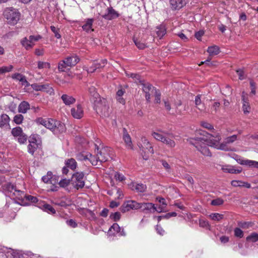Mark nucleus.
Segmentation results:
<instances>
[{
    "mask_svg": "<svg viewBox=\"0 0 258 258\" xmlns=\"http://www.w3.org/2000/svg\"><path fill=\"white\" fill-rule=\"evenodd\" d=\"M199 134L203 136L202 137H197L196 138H190L188 141L191 145H195V142H206L207 144L211 147H217L218 142L221 138L217 133L213 134H209L204 131H200Z\"/></svg>",
    "mask_w": 258,
    "mask_h": 258,
    "instance_id": "obj_1",
    "label": "nucleus"
},
{
    "mask_svg": "<svg viewBox=\"0 0 258 258\" xmlns=\"http://www.w3.org/2000/svg\"><path fill=\"white\" fill-rule=\"evenodd\" d=\"M94 109L97 114L104 117L108 116L110 109L108 102L106 99L103 98L95 100L94 102Z\"/></svg>",
    "mask_w": 258,
    "mask_h": 258,
    "instance_id": "obj_2",
    "label": "nucleus"
},
{
    "mask_svg": "<svg viewBox=\"0 0 258 258\" xmlns=\"http://www.w3.org/2000/svg\"><path fill=\"white\" fill-rule=\"evenodd\" d=\"M45 127L50 130L55 135L63 133L66 130L63 123L52 118H47V123Z\"/></svg>",
    "mask_w": 258,
    "mask_h": 258,
    "instance_id": "obj_3",
    "label": "nucleus"
},
{
    "mask_svg": "<svg viewBox=\"0 0 258 258\" xmlns=\"http://www.w3.org/2000/svg\"><path fill=\"white\" fill-rule=\"evenodd\" d=\"M4 15L7 22L13 25L16 24L20 18V13L18 10L12 8L6 9L4 12Z\"/></svg>",
    "mask_w": 258,
    "mask_h": 258,
    "instance_id": "obj_4",
    "label": "nucleus"
},
{
    "mask_svg": "<svg viewBox=\"0 0 258 258\" xmlns=\"http://www.w3.org/2000/svg\"><path fill=\"white\" fill-rule=\"evenodd\" d=\"M142 144L140 147L141 154L144 160H147L149 155L153 153V149L149 142L145 138L142 139Z\"/></svg>",
    "mask_w": 258,
    "mask_h": 258,
    "instance_id": "obj_5",
    "label": "nucleus"
},
{
    "mask_svg": "<svg viewBox=\"0 0 258 258\" xmlns=\"http://www.w3.org/2000/svg\"><path fill=\"white\" fill-rule=\"evenodd\" d=\"M84 174L83 172H77L74 173L72 176L71 181L77 189L82 188L85 185Z\"/></svg>",
    "mask_w": 258,
    "mask_h": 258,
    "instance_id": "obj_6",
    "label": "nucleus"
},
{
    "mask_svg": "<svg viewBox=\"0 0 258 258\" xmlns=\"http://www.w3.org/2000/svg\"><path fill=\"white\" fill-rule=\"evenodd\" d=\"M42 37L39 35L36 36L31 35L29 37V39H27L26 37L24 38L21 42L22 45L26 49H29L33 47L34 42L38 41Z\"/></svg>",
    "mask_w": 258,
    "mask_h": 258,
    "instance_id": "obj_7",
    "label": "nucleus"
},
{
    "mask_svg": "<svg viewBox=\"0 0 258 258\" xmlns=\"http://www.w3.org/2000/svg\"><path fill=\"white\" fill-rule=\"evenodd\" d=\"M139 209H140V204L135 201L125 202L120 208V210L122 213H125L131 210Z\"/></svg>",
    "mask_w": 258,
    "mask_h": 258,
    "instance_id": "obj_8",
    "label": "nucleus"
},
{
    "mask_svg": "<svg viewBox=\"0 0 258 258\" xmlns=\"http://www.w3.org/2000/svg\"><path fill=\"white\" fill-rule=\"evenodd\" d=\"M110 148L108 147L102 148L100 150H99V148L97 147L98 159L100 162H105L108 160L110 156Z\"/></svg>",
    "mask_w": 258,
    "mask_h": 258,
    "instance_id": "obj_9",
    "label": "nucleus"
},
{
    "mask_svg": "<svg viewBox=\"0 0 258 258\" xmlns=\"http://www.w3.org/2000/svg\"><path fill=\"white\" fill-rule=\"evenodd\" d=\"M142 89L145 93L146 99L148 102L150 101V96L153 94H157V90L149 83H142Z\"/></svg>",
    "mask_w": 258,
    "mask_h": 258,
    "instance_id": "obj_10",
    "label": "nucleus"
},
{
    "mask_svg": "<svg viewBox=\"0 0 258 258\" xmlns=\"http://www.w3.org/2000/svg\"><path fill=\"white\" fill-rule=\"evenodd\" d=\"M173 139L174 136L172 134L162 132V143L166 144L168 147L172 148L175 145Z\"/></svg>",
    "mask_w": 258,
    "mask_h": 258,
    "instance_id": "obj_11",
    "label": "nucleus"
},
{
    "mask_svg": "<svg viewBox=\"0 0 258 258\" xmlns=\"http://www.w3.org/2000/svg\"><path fill=\"white\" fill-rule=\"evenodd\" d=\"M140 209L143 211L147 210L150 212L154 213L155 211L158 213H161V207L159 206L157 208H156L154 204L151 203H139Z\"/></svg>",
    "mask_w": 258,
    "mask_h": 258,
    "instance_id": "obj_12",
    "label": "nucleus"
},
{
    "mask_svg": "<svg viewBox=\"0 0 258 258\" xmlns=\"http://www.w3.org/2000/svg\"><path fill=\"white\" fill-rule=\"evenodd\" d=\"M119 16L118 13L112 7H108L106 9V13L103 15L102 17L107 20H111L116 19Z\"/></svg>",
    "mask_w": 258,
    "mask_h": 258,
    "instance_id": "obj_13",
    "label": "nucleus"
},
{
    "mask_svg": "<svg viewBox=\"0 0 258 258\" xmlns=\"http://www.w3.org/2000/svg\"><path fill=\"white\" fill-rule=\"evenodd\" d=\"M106 63L107 60L105 59H102L99 62H98L97 60H95L94 61L92 66L90 68L86 69V70L88 72V73H92L97 69H100L104 67Z\"/></svg>",
    "mask_w": 258,
    "mask_h": 258,
    "instance_id": "obj_14",
    "label": "nucleus"
},
{
    "mask_svg": "<svg viewBox=\"0 0 258 258\" xmlns=\"http://www.w3.org/2000/svg\"><path fill=\"white\" fill-rule=\"evenodd\" d=\"M235 160L237 161V162L241 165H246L248 166L249 167H255L256 168H258V162L253 161V160H245L242 158H241L238 156H237L235 158Z\"/></svg>",
    "mask_w": 258,
    "mask_h": 258,
    "instance_id": "obj_15",
    "label": "nucleus"
},
{
    "mask_svg": "<svg viewBox=\"0 0 258 258\" xmlns=\"http://www.w3.org/2000/svg\"><path fill=\"white\" fill-rule=\"evenodd\" d=\"M169 2L172 10H178L185 6L187 0H169Z\"/></svg>",
    "mask_w": 258,
    "mask_h": 258,
    "instance_id": "obj_16",
    "label": "nucleus"
},
{
    "mask_svg": "<svg viewBox=\"0 0 258 258\" xmlns=\"http://www.w3.org/2000/svg\"><path fill=\"white\" fill-rule=\"evenodd\" d=\"M207 51L209 53L210 56H209L208 59L205 61L201 62V64H200V66L204 63H209L210 60L211 59V58L210 57L211 56L216 55L219 53V47L216 45L210 46L208 47Z\"/></svg>",
    "mask_w": 258,
    "mask_h": 258,
    "instance_id": "obj_17",
    "label": "nucleus"
},
{
    "mask_svg": "<svg viewBox=\"0 0 258 258\" xmlns=\"http://www.w3.org/2000/svg\"><path fill=\"white\" fill-rule=\"evenodd\" d=\"M71 114L72 116L77 119H80L83 115V110L82 106L78 104L76 107L71 109Z\"/></svg>",
    "mask_w": 258,
    "mask_h": 258,
    "instance_id": "obj_18",
    "label": "nucleus"
},
{
    "mask_svg": "<svg viewBox=\"0 0 258 258\" xmlns=\"http://www.w3.org/2000/svg\"><path fill=\"white\" fill-rule=\"evenodd\" d=\"M222 170L225 172L232 174H238L241 173L242 169L240 167L235 168V166L228 165L223 166L222 168Z\"/></svg>",
    "mask_w": 258,
    "mask_h": 258,
    "instance_id": "obj_19",
    "label": "nucleus"
},
{
    "mask_svg": "<svg viewBox=\"0 0 258 258\" xmlns=\"http://www.w3.org/2000/svg\"><path fill=\"white\" fill-rule=\"evenodd\" d=\"M195 145H193L195 147L204 155L207 156H211V153L209 148L206 146H202L199 144L200 142H195Z\"/></svg>",
    "mask_w": 258,
    "mask_h": 258,
    "instance_id": "obj_20",
    "label": "nucleus"
},
{
    "mask_svg": "<svg viewBox=\"0 0 258 258\" xmlns=\"http://www.w3.org/2000/svg\"><path fill=\"white\" fill-rule=\"evenodd\" d=\"M12 189L14 190L13 194L16 197V198L18 199V200L21 201L22 202H23L26 195L24 191L17 189L16 186L14 185H12Z\"/></svg>",
    "mask_w": 258,
    "mask_h": 258,
    "instance_id": "obj_21",
    "label": "nucleus"
},
{
    "mask_svg": "<svg viewBox=\"0 0 258 258\" xmlns=\"http://www.w3.org/2000/svg\"><path fill=\"white\" fill-rule=\"evenodd\" d=\"M68 67L75 66L79 61V58L76 56H69L63 60Z\"/></svg>",
    "mask_w": 258,
    "mask_h": 258,
    "instance_id": "obj_22",
    "label": "nucleus"
},
{
    "mask_svg": "<svg viewBox=\"0 0 258 258\" xmlns=\"http://www.w3.org/2000/svg\"><path fill=\"white\" fill-rule=\"evenodd\" d=\"M93 22V19H87L85 24L82 26V29L83 30L85 31L87 33H89L90 31H94V30L92 29Z\"/></svg>",
    "mask_w": 258,
    "mask_h": 258,
    "instance_id": "obj_23",
    "label": "nucleus"
},
{
    "mask_svg": "<svg viewBox=\"0 0 258 258\" xmlns=\"http://www.w3.org/2000/svg\"><path fill=\"white\" fill-rule=\"evenodd\" d=\"M123 140L126 145V147L128 149H133V144H132L131 138L130 135L127 133L126 130L125 128H123Z\"/></svg>",
    "mask_w": 258,
    "mask_h": 258,
    "instance_id": "obj_24",
    "label": "nucleus"
},
{
    "mask_svg": "<svg viewBox=\"0 0 258 258\" xmlns=\"http://www.w3.org/2000/svg\"><path fill=\"white\" fill-rule=\"evenodd\" d=\"M30 109L29 103L27 101H22L18 106V112L22 113H26L28 110Z\"/></svg>",
    "mask_w": 258,
    "mask_h": 258,
    "instance_id": "obj_25",
    "label": "nucleus"
},
{
    "mask_svg": "<svg viewBox=\"0 0 258 258\" xmlns=\"http://www.w3.org/2000/svg\"><path fill=\"white\" fill-rule=\"evenodd\" d=\"M88 90L91 97V99L94 102L95 100H98L99 98H101L99 94L97 92L96 89L95 87L92 86H90Z\"/></svg>",
    "mask_w": 258,
    "mask_h": 258,
    "instance_id": "obj_26",
    "label": "nucleus"
},
{
    "mask_svg": "<svg viewBox=\"0 0 258 258\" xmlns=\"http://www.w3.org/2000/svg\"><path fill=\"white\" fill-rule=\"evenodd\" d=\"M61 98L63 102L66 105H70L74 104L76 102V99L71 96L67 94H63L61 96Z\"/></svg>",
    "mask_w": 258,
    "mask_h": 258,
    "instance_id": "obj_27",
    "label": "nucleus"
},
{
    "mask_svg": "<svg viewBox=\"0 0 258 258\" xmlns=\"http://www.w3.org/2000/svg\"><path fill=\"white\" fill-rule=\"evenodd\" d=\"M231 184L234 187H245L248 188L251 187V185L250 183L241 180H232L231 182Z\"/></svg>",
    "mask_w": 258,
    "mask_h": 258,
    "instance_id": "obj_28",
    "label": "nucleus"
},
{
    "mask_svg": "<svg viewBox=\"0 0 258 258\" xmlns=\"http://www.w3.org/2000/svg\"><path fill=\"white\" fill-rule=\"evenodd\" d=\"M65 165L67 167L75 170L77 166V163L74 158H70L65 161Z\"/></svg>",
    "mask_w": 258,
    "mask_h": 258,
    "instance_id": "obj_29",
    "label": "nucleus"
},
{
    "mask_svg": "<svg viewBox=\"0 0 258 258\" xmlns=\"http://www.w3.org/2000/svg\"><path fill=\"white\" fill-rule=\"evenodd\" d=\"M164 110L167 113L170 115H174L175 114V110L171 107V103L169 101H164Z\"/></svg>",
    "mask_w": 258,
    "mask_h": 258,
    "instance_id": "obj_30",
    "label": "nucleus"
},
{
    "mask_svg": "<svg viewBox=\"0 0 258 258\" xmlns=\"http://www.w3.org/2000/svg\"><path fill=\"white\" fill-rule=\"evenodd\" d=\"M201 97L202 95L201 94L196 96L195 97V103L196 107L198 109L200 110H203L204 109V105L202 103Z\"/></svg>",
    "mask_w": 258,
    "mask_h": 258,
    "instance_id": "obj_31",
    "label": "nucleus"
},
{
    "mask_svg": "<svg viewBox=\"0 0 258 258\" xmlns=\"http://www.w3.org/2000/svg\"><path fill=\"white\" fill-rule=\"evenodd\" d=\"M243 94H244V92H242V101H243L242 108H243V112L245 114H247L249 112L250 107L249 105V103L248 102H247V100H246L247 99H246L245 98V97L244 96Z\"/></svg>",
    "mask_w": 258,
    "mask_h": 258,
    "instance_id": "obj_32",
    "label": "nucleus"
},
{
    "mask_svg": "<svg viewBox=\"0 0 258 258\" xmlns=\"http://www.w3.org/2000/svg\"><path fill=\"white\" fill-rule=\"evenodd\" d=\"M41 146V145H38L36 144H29L27 147L28 152L32 155H33L36 150L40 148Z\"/></svg>",
    "mask_w": 258,
    "mask_h": 258,
    "instance_id": "obj_33",
    "label": "nucleus"
},
{
    "mask_svg": "<svg viewBox=\"0 0 258 258\" xmlns=\"http://www.w3.org/2000/svg\"><path fill=\"white\" fill-rule=\"evenodd\" d=\"M10 120L9 116L6 114H3L1 115V118L0 120V127H3L7 123H9V122Z\"/></svg>",
    "mask_w": 258,
    "mask_h": 258,
    "instance_id": "obj_34",
    "label": "nucleus"
},
{
    "mask_svg": "<svg viewBox=\"0 0 258 258\" xmlns=\"http://www.w3.org/2000/svg\"><path fill=\"white\" fill-rule=\"evenodd\" d=\"M29 144H36L38 145H41V141L39 140L38 136L37 135L34 134L32 135L29 139Z\"/></svg>",
    "mask_w": 258,
    "mask_h": 258,
    "instance_id": "obj_35",
    "label": "nucleus"
},
{
    "mask_svg": "<svg viewBox=\"0 0 258 258\" xmlns=\"http://www.w3.org/2000/svg\"><path fill=\"white\" fill-rule=\"evenodd\" d=\"M55 205L62 207H67L68 206L71 205V202L70 200L67 199H66L65 200H60L56 202Z\"/></svg>",
    "mask_w": 258,
    "mask_h": 258,
    "instance_id": "obj_36",
    "label": "nucleus"
},
{
    "mask_svg": "<svg viewBox=\"0 0 258 258\" xmlns=\"http://www.w3.org/2000/svg\"><path fill=\"white\" fill-rule=\"evenodd\" d=\"M40 89L41 91L46 92L50 94H51L52 93H53V90L52 88L50 87L48 84L40 85Z\"/></svg>",
    "mask_w": 258,
    "mask_h": 258,
    "instance_id": "obj_37",
    "label": "nucleus"
},
{
    "mask_svg": "<svg viewBox=\"0 0 258 258\" xmlns=\"http://www.w3.org/2000/svg\"><path fill=\"white\" fill-rule=\"evenodd\" d=\"M11 133L14 137H19L23 133L22 128L20 126H17L12 130Z\"/></svg>",
    "mask_w": 258,
    "mask_h": 258,
    "instance_id": "obj_38",
    "label": "nucleus"
},
{
    "mask_svg": "<svg viewBox=\"0 0 258 258\" xmlns=\"http://www.w3.org/2000/svg\"><path fill=\"white\" fill-rule=\"evenodd\" d=\"M88 160L90 161L91 164L93 165H96L98 163V162H99V159H98V156H93L91 154H88Z\"/></svg>",
    "mask_w": 258,
    "mask_h": 258,
    "instance_id": "obj_39",
    "label": "nucleus"
},
{
    "mask_svg": "<svg viewBox=\"0 0 258 258\" xmlns=\"http://www.w3.org/2000/svg\"><path fill=\"white\" fill-rule=\"evenodd\" d=\"M147 186L143 183L136 184L135 186V189L137 192H143L145 191Z\"/></svg>",
    "mask_w": 258,
    "mask_h": 258,
    "instance_id": "obj_40",
    "label": "nucleus"
},
{
    "mask_svg": "<svg viewBox=\"0 0 258 258\" xmlns=\"http://www.w3.org/2000/svg\"><path fill=\"white\" fill-rule=\"evenodd\" d=\"M246 240L252 242H256L258 241V234L256 233H252L246 237Z\"/></svg>",
    "mask_w": 258,
    "mask_h": 258,
    "instance_id": "obj_41",
    "label": "nucleus"
},
{
    "mask_svg": "<svg viewBox=\"0 0 258 258\" xmlns=\"http://www.w3.org/2000/svg\"><path fill=\"white\" fill-rule=\"evenodd\" d=\"M13 69V66L12 65H10L8 67L3 66L2 67H0V75L5 74L6 73L10 72L12 71Z\"/></svg>",
    "mask_w": 258,
    "mask_h": 258,
    "instance_id": "obj_42",
    "label": "nucleus"
},
{
    "mask_svg": "<svg viewBox=\"0 0 258 258\" xmlns=\"http://www.w3.org/2000/svg\"><path fill=\"white\" fill-rule=\"evenodd\" d=\"M238 225L239 227L243 229H247L253 225V223L251 222H239Z\"/></svg>",
    "mask_w": 258,
    "mask_h": 258,
    "instance_id": "obj_43",
    "label": "nucleus"
},
{
    "mask_svg": "<svg viewBox=\"0 0 258 258\" xmlns=\"http://www.w3.org/2000/svg\"><path fill=\"white\" fill-rule=\"evenodd\" d=\"M43 208L45 211L49 213L54 214L56 212L55 209L49 204H44L43 205Z\"/></svg>",
    "mask_w": 258,
    "mask_h": 258,
    "instance_id": "obj_44",
    "label": "nucleus"
},
{
    "mask_svg": "<svg viewBox=\"0 0 258 258\" xmlns=\"http://www.w3.org/2000/svg\"><path fill=\"white\" fill-rule=\"evenodd\" d=\"M210 217L213 220L219 221L221 219H223V215L219 213H213L211 214Z\"/></svg>",
    "mask_w": 258,
    "mask_h": 258,
    "instance_id": "obj_45",
    "label": "nucleus"
},
{
    "mask_svg": "<svg viewBox=\"0 0 258 258\" xmlns=\"http://www.w3.org/2000/svg\"><path fill=\"white\" fill-rule=\"evenodd\" d=\"M24 117L22 114L16 115L14 117V121L17 124H20L22 123Z\"/></svg>",
    "mask_w": 258,
    "mask_h": 258,
    "instance_id": "obj_46",
    "label": "nucleus"
},
{
    "mask_svg": "<svg viewBox=\"0 0 258 258\" xmlns=\"http://www.w3.org/2000/svg\"><path fill=\"white\" fill-rule=\"evenodd\" d=\"M219 142H220V141L218 142V145L217 147H214L217 148V149H219L222 150H224V151L230 150L229 147L227 145V144L228 143H226V141H225V142L222 143L220 144H219Z\"/></svg>",
    "mask_w": 258,
    "mask_h": 258,
    "instance_id": "obj_47",
    "label": "nucleus"
},
{
    "mask_svg": "<svg viewBox=\"0 0 258 258\" xmlns=\"http://www.w3.org/2000/svg\"><path fill=\"white\" fill-rule=\"evenodd\" d=\"M224 201L221 198H217L211 201V204L213 206H220L223 205Z\"/></svg>",
    "mask_w": 258,
    "mask_h": 258,
    "instance_id": "obj_48",
    "label": "nucleus"
},
{
    "mask_svg": "<svg viewBox=\"0 0 258 258\" xmlns=\"http://www.w3.org/2000/svg\"><path fill=\"white\" fill-rule=\"evenodd\" d=\"M134 42L137 47L140 49H144L146 47V45L145 43L141 42L140 40H138L137 39L134 38Z\"/></svg>",
    "mask_w": 258,
    "mask_h": 258,
    "instance_id": "obj_49",
    "label": "nucleus"
},
{
    "mask_svg": "<svg viewBox=\"0 0 258 258\" xmlns=\"http://www.w3.org/2000/svg\"><path fill=\"white\" fill-rule=\"evenodd\" d=\"M35 122L37 124H41L45 127L47 123V118L44 119L42 117H38L35 119Z\"/></svg>",
    "mask_w": 258,
    "mask_h": 258,
    "instance_id": "obj_50",
    "label": "nucleus"
},
{
    "mask_svg": "<svg viewBox=\"0 0 258 258\" xmlns=\"http://www.w3.org/2000/svg\"><path fill=\"white\" fill-rule=\"evenodd\" d=\"M110 218L114 221H117L120 218V214L118 212H115L114 213H111L110 215Z\"/></svg>",
    "mask_w": 258,
    "mask_h": 258,
    "instance_id": "obj_51",
    "label": "nucleus"
},
{
    "mask_svg": "<svg viewBox=\"0 0 258 258\" xmlns=\"http://www.w3.org/2000/svg\"><path fill=\"white\" fill-rule=\"evenodd\" d=\"M70 183V179H62L58 182V184L60 186L62 187H65L67 186Z\"/></svg>",
    "mask_w": 258,
    "mask_h": 258,
    "instance_id": "obj_52",
    "label": "nucleus"
},
{
    "mask_svg": "<svg viewBox=\"0 0 258 258\" xmlns=\"http://www.w3.org/2000/svg\"><path fill=\"white\" fill-rule=\"evenodd\" d=\"M42 181L46 183H51L54 184L56 183L55 181H53L52 179H51V177H49L47 175H44L42 177Z\"/></svg>",
    "mask_w": 258,
    "mask_h": 258,
    "instance_id": "obj_53",
    "label": "nucleus"
},
{
    "mask_svg": "<svg viewBox=\"0 0 258 258\" xmlns=\"http://www.w3.org/2000/svg\"><path fill=\"white\" fill-rule=\"evenodd\" d=\"M18 137V140L20 144H24L27 141V136L24 133H22Z\"/></svg>",
    "mask_w": 258,
    "mask_h": 258,
    "instance_id": "obj_54",
    "label": "nucleus"
},
{
    "mask_svg": "<svg viewBox=\"0 0 258 258\" xmlns=\"http://www.w3.org/2000/svg\"><path fill=\"white\" fill-rule=\"evenodd\" d=\"M202 125L204 128H206L209 130H212V133H213L214 134L215 133L214 132V127H213V125L212 124H211L210 123H209L207 122H202Z\"/></svg>",
    "mask_w": 258,
    "mask_h": 258,
    "instance_id": "obj_55",
    "label": "nucleus"
},
{
    "mask_svg": "<svg viewBox=\"0 0 258 258\" xmlns=\"http://www.w3.org/2000/svg\"><path fill=\"white\" fill-rule=\"evenodd\" d=\"M25 199L27 201L31 202L32 203H36L38 201L36 197L32 196L31 195H26Z\"/></svg>",
    "mask_w": 258,
    "mask_h": 258,
    "instance_id": "obj_56",
    "label": "nucleus"
},
{
    "mask_svg": "<svg viewBox=\"0 0 258 258\" xmlns=\"http://www.w3.org/2000/svg\"><path fill=\"white\" fill-rule=\"evenodd\" d=\"M234 235L236 237L241 238L243 236V232L240 228H235L234 229Z\"/></svg>",
    "mask_w": 258,
    "mask_h": 258,
    "instance_id": "obj_57",
    "label": "nucleus"
},
{
    "mask_svg": "<svg viewBox=\"0 0 258 258\" xmlns=\"http://www.w3.org/2000/svg\"><path fill=\"white\" fill-rule=\"evenodd\" d=\"M67 67L68 66L66 64L65 61L63 60L58 63V69L59 71L64 72Z\"/></svg>",
    "mask_w": 258,
    "mask_h": 258,
    "instance_id": "obj_58",
    "label": "nucleus"
},
{
    "mask_svg": "<svg viewBox=\"0 0 258 258\" xmlns=\"http://www.w3.org/2000/svg\"><path fill=\"white\" fill-rule=\"evenodd\" d=\"M50 29L51 31L54 33V36L57 38H60L61 37V35L59 34L58 31L59 29H57L53 26H50Z\"/></svg>",
    "mask_w": 258,
    "mask_h": 258,
    "instance_id": "obj_59",
    "label": "nucleus"
},
{
    "mask_svg": "<svg viewBox=\"0 0 258 258\" xmlns=\"http://www.w3.org/2000/svg\"><path fill=\"white\" fill-rule=\"evenodd\" d=\"M237 140V135H233L227 138L225 140L226 143L231 144Z\"/></svg>",
    "mask_w": 258,
    "mask_h": 258,
    "instance_id": "obj_60",
    "label": "nucleus"
},
{
    "mask_svg": "<svg viewBox=\"0 0 258 258\" xmlns=\"http://www.w3.org/2000/svg\"><path fill=\"white\" fill-rule=\"evenodd\" d=\"M177 213L174 212L166 213L165 214H162V219H168L171 217H175Z\"/></svg>",
    "mask_w": 258,
    "mask_h": 258,
    "instance_id": "obj_61",
    "label": "nucleus"
},
{
    "mask_svg": "<svg viewBox=\"0 0 258 258\" xmlns=\"http://www.w3.org/2000/svg\"><path fill=\"white\" fill-rule=\"evenodd\" d=\"M77 158L78 160H87L88 158V154L84 155L82 153H79L77 155Z\"/></svg>",
    "mask_w": 258,
    "mask_h": 258,
    "instance_id": "obj_62",
    "label": "nucleus"
},
{
    "mask_svg": "<svg viewBox=\"0 0 258 258\" xmlns=\"http://www.w3.org/2000/svg\"><path fill=\"white\" fill-rule=\"evenodd\" d=\"M112 229H113L114 231H116L117 233H119L120 232V230H121V228L118 224L115 223L110 228L109 231H111Z\"/></svg>",
    "mask_w": 258,
    "mask_h": 258,
    "instance_id": "obj_63",
    "label": "nucleus"
},
{
    "mask_svg": "<svg viewBox=\"0 0 258 258\" xmlns=\"http://www.w3.org/2000/svg\"><path fill=\"white\" fill-rule=\"evenodd\" d=\"M114 177L116 179H117L120 181L124 180L125 179V178L123 175H122V174H120L118 172H116L115 173Z\"/></svg>",
    "mask_w": 258,
    "mask_h": 258,
    "instance_id": "obj_64",
    "label": "nucleus"
}]
</instances>
